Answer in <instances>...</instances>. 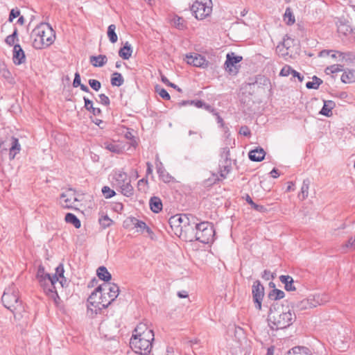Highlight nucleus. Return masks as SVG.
Returning <instances> with one entry per match:
<instances>
[{"label": "nucleus", "instance_id": "nucleus-1", "mask_svg": "<svg viewBox=\"0 0 355 355\" xmlns=\"http://www.w3.org/2000/svg\"><path fill=\"white\" fill-rule=\"evenodd\" d=\"M154 336L152 329H148L146 324L139 323L130 338V347L137 354L146 355L151 351Z\"/></svg>", "mask_w": 355, "mask_h": 355}, {"label": "nucleus", "instance_id": "nucleus-2", "mask_svg": "<svg viewBox=\"0 0 355 355\" xmlns=\"http://www.w3.org/2000/svg\"><path fill=\"white\" fill-rule=\"evenodd\" d=\"M295 313L287 306L274 303L270 308L268 316L269 326L271 329L278 330L290 327L295 320Z\"/></svg>", "mask_w": 355, "mask_h": 355}, {"label": "nucleus", "instance_id": "nucleus-3", "mask_svg": "<svg viewBox=\"0 0 355 355\" xmlns=\"http://www.w3.org/2000/svg\"><path fill=\"white\" fill-rule=\"evenodd\" d=\"M196 218L193 227H191L186 239L189 241H198L202 243H209L214 240L215 231L211 223L198 222Z\"/></svg>", "mask_w": 355, "mask_h": 355}, {"label": "nucleus", "instance_id": "nucleus-4", "mask_svg": "<svg viewBox=\"0 0 355 355\" xmlns=\"http://www.w3.org/2000/svg\"><path fill=\"white\" fill-rule=\"evenodd\" d=\"M33 46L36 49H42L53 43L55 35L54 31L48 24H42L33 29Z\"/></svg>", "mask_w": 355, "mask_h": 355}, {"label": "nucleus", "instance_id": "nucleus-5", "mask_svg": "<svg viewBox=\"0 0 355 355\" xmlns=\"http://www.w3.org/2000/svg\"><path fill=\"white\" fill-rule=\"evenodd\" d=\"M1 301L3 306L13 313L15 319H20L22 317L21 312L24 308L19 301L17 288L13 284L6 288Z\"/></svg>", "mask_w": 355, "mask_h": 355}, {"label": "nucleus", "instance_id": "nucleus-6", "mask_svg": "<svg viewBox=\"0 0 355 355\" xmlns=\"http://www.w3.org/2000/svg\"><path fill=\"white\" fill-rule=\"evenodd\" d=\"M196 217L191 214H176L171 216L168 223L175 234L186 239L191 227H193Z\"/></svg>", "mask_w": 355, "mask_h": 355}, {"label": "nucleus", "instance_id": "nucleus-7", "mask_svg": "<svg viewBox=\"0 0 355 355\" xmlns=\"http://www.w3.org/2000/svg\"><path fill=\"white\" fill-rule=\"evenodd\" d=\"M105 293L103 294V291H96V288L89 295L87 302V314L93 316L94 314H97L98 311L102 309L107 308L112 301L107 300L105 296Z\"/></svg>", "mask_w": 355, "mask_h": 355}, {"label": "nucleus", "instance_id": "nucleus-8", "mask_svg": "<svg viewBox=\"0 0 355 355\" xmlns=\"http://www.w3.org/2000/svg\"><path fill=\"white\" fill-rule=\"evenodd\" d=\"M329 300L328 295L324 293L318 294L297 302L295 307L297 311H304L323 304L328 302Z\"/></svg>", "mask_w": 355, "mask_h": 355}, {"label": "nucleus", "instance_id": "nucleus-9", "mask_svg": "<svg viewBox=\"0 0 355 355\" xmlns=\"http://www.w3.org/2000/svg\"><path fill=\"white\" fill-rule=\"evenodd\" d=\"M191 10L197 19H204L211 13V0H196L191 7Z\"/></svg>", "mask_w": 355, "mask_h": 355}, {"label": "nucleus", "instance_id": "nucleus-10", "mask_svg": "<svg viewBox=\"0 0 355 355\" xmlns=\"http://www.w3.org/2000/svg\"><path fill=\"white\" fill-rule=\"evenodd\" d=\"M0 148L2 151L9 150V159H14L21 150V145L18 139L9 136L0 141Z\"/></svg>", "mask_w": 355, "mask_h": 355}, {"label": "nucleus", "instance_id": "nucleus-11", "mask_svg": "<svg viewBox=\"0 0 355 355\" xmlns=\"http://www.w3.org/2000/svg\"><path fill=\"white\" fill-rule=\"evenodd\" d=\"M45 281L39 282L41 287L43 288L44 291L46 294L51 297V299L56 301V298H58V295L57 293V286L58 282V278L55 276L49 275L45 278Z\"/></svg>", "mask_w": 355, "mask_h": 355}, {"label": "nucleus", "instance_id": "nucleus-12", "mask_svg": "<svg viewBox=\"0 0 355 355\" xmlns=\"http://www.w3.org/2000/svg\"><path fill=\"white\" fill-rule=\"evenodd\" d=\"M242 60V56L236 55L234 53H227L225 62V70L231 75H236L240 68L239 63Z\"/></svg>", "mask_w": 355, "mask_h": 355}, {"label": "nucleus", "instance_id": "nucleus-13", "mask_svg": "<svg viewBox=\"0 0 355 355\" xmlns=\"http://www.w3.org/2000/svg\"><path fill=\"white\" fill-rule=\"evenodd\" d=\"M123 226L125 229H137V232H143L145 230L148 233L150 232V228L146 225L144 222L139 220L135 217L127 218L123 221Z\"/></svg>", "mask_w": 355, "mask_h": 355}, {"label": "nucleus", "instance_id": "nucleus-14", "mask_svg": "<svg viewBox=\"0 0 355 355\" xmlns=\"http://www.w3.org/2000/svg\"><path fill=\"white\" fill-rule=\"evenodd\" d=\"M252 293L255 307L260 310L261 309V302L264 296V287L261 284L260 281L256 280L254 282L252 288Z\"/></svg>", "mask_w": 355, "mask_h": 355}, {"label": "nucleus", "instance_id": "nucleus-15", "mask_svg": "<svg viewBox=\"0 0 355 355\" xmlns=\"http://www.w3.org/2000/svg\"><path fill=\"white\" fill-rule=\"evenodd\" d=\"M77 200H78L71 189H69L67 191L63 192L60 197V204L63 208H73Z\"/></svg>", "mask_w": 355, "mask_h": 355}, {"label": "nucleus", "instance_id": "nucleus-16", "mask_svg": "<svg viewBox=\"0 0 355 355\" xmlns=\"http://www.w3.org/2000/svg\"><path fill=\"white\" fill-rule=\"evenodd\" d=\"M96 291L107 292L108 297L113 302L119 294V288L115 284L104 283L96 288Z\"/></svg>", "mask_w": 355, "mask_h": 355}, {"label": "nucleus", "instance_id": "nucleus-17", "mask_svg": "<svg viewBox=\"0 0 355 355\" xmlns=\"http://www.w3.org/2000/svg\"><path fill=\"white\" fill-rule=\"evenodd\" d=\"M186 61L189 64L201 68H206L209 64L204 56L196 53L187 55Z\"/></svg>", "mask_w": 355, "mask_h": 355}, {"label": "nucleus", "instance_id": "nucleus-18", "mask_svg": "<svg viewBox=\"0 0 355 355\" xmlns=\"http://www.w3.org/2000/svg\"><path fill=\"white\" fill-rule=\"evenodd\" d=\"M12 60L13 62L17 65L24 63L26 60L24 51L19 44L14 45Z\"/></svg>", "mask_w": 355, "mask_h": 355}, {"label": "nucleus", "instance_id": "nucleus-19", "mask_svg": "<svg viewBox=\"0 0 355 355\" xmlns=\"http://www.w3.org/2000/svg\"><path fill=\"white\" fill-rule=\"evenodd\" d=\"M249 158L253 162H261L262 161L266 155L264 150L261 148H257L254 150H251L249 152Z\"/></svg>", "mask_w": 355, "mask_h": 355}, {"label": "nucleus", "instance_id": "nucleus-20", "mask_svg": "<svg viewBox=\"0 0 355 355\" xmlns=\"http://www.w3.org/2000/svg\"><path fill=\"white\" fill-rule=\"evenodd\" d=\"M157 172L159 175V179L165 183H169L174 180V178L163 167L162 163H159V164L157 166Z\"/></svg>", "mask_w": 355, "mask_h": 355}, {"label": "nucleus", "instance_id": "nucleus-21", "mask_svg": "<svg viewBox=\"0 0 355 355\" xmlns=\"http://www.w3.org/2000/svg\"><path fill=\"white\" fill-rule=\"evenodd\" d=\"M91 64L95 67H102L107 62V58L105 55H99L97 56L92 55L89 58Z\"/></svg>", "mask_w": 355, "mask_h": 355}, {"label": "nucleus", "instance_id": "nucleus-22", "mask_svg": "<svg viewBox=\"0 0 355 355\" xmlns=\"http://www.w3.org/2000/svg\"><path fill=\"white\" fill-rule=\"evenodd\" d=\"M150 208L154 213H159L162 209V202L159 197H151L149 201Z\"/></svg>", "mask_w": 355, "mask_h": 355}, {"label": "nucleus", "instance_id": "nucleus-23", "mask_svg": "<svg viewBox=\"0 0 355 355\" xmlns=\"http://www.w3.org/2000/svg\"><path fill=\"white\" fill-rule=\"evenodd\" d=\"M279 279L285 286L284 288L287 291H293L296 288L293 285V279L289 275H281Z\"/></svg>", "mask_w": 355, "mask_h": 355}, {"label": "nucleus", "instance_id": "nucleus-24", "mask_svg": "<svg viewBox=\"0 0 355 355\" xmlns=\"http://www.w3.org/2000/svg\"><path fill=\"white\" fill-rule=\"evenodd\" d=\"M132 53V49L128 42H126L124 46L119 51V55L124 60H128L131 57Z\"/></svg>", "mask_w": 355, "mask_h": 355}, {"label": "nucleus", "instance_id": "nucleus-25", "mask_svg": "<svg viewBox=\"0 0 355 355\" xmlns=\"http://www.w3.org/2000/svg\"><path fill=\"white\" fill-rule=\"evenodd\" d=\"M286 355H312V353L309 348L298 346L290 349Z\"/></svg>", "mask_w": 355, "mask_h": 355}, {"label": "nucleus", "instance_id": "nucleus-26", "mask_svg": "<svg viewBox=\"0 0 355 355\" xmlns=\"http://www.w3.org/2000/svg\"><path fill=\"white\" fill-rule=\"evenodd\" d=\"M335 107V103L332 101H324V105L322 110L320 111V114L329 116L332 114V110Z\"/></svg>", "mask_w": 355, "mask_h": 355}, {"label": "nucleus", "instance_id": "nucleus-27", "mask_svg": "<svg viewBox=\"0 0 355 355\" xmlns=\"http://www.w3.org/2000/svg\"><path fill=\"white\" fill-rule=\"evenodd\" d=\"M123 195L126 197H131L134 194V189L130 181H127L119 185Z\"/></svg>", "mask_w": 355, "mask_h": 355}, {"label": "nucleus", "instance_id": "nucleus-28", "mask_svg": "<svg viewBox=\"0 0 355 355\" xmlns=\"http://www.w3.org/2000/svg\"><path fill=\"white\" fill-rule=\"evenodd\" d=\"M97 275L100 279L103 280L105 283L112 279V275L105 266H100L97 270Z\"/></svg>", "mask_w": 355, "mask_h": 355}, {"label": "nucleus", "instance_id": "nucleus-29", "mask_svg": "<svg viewBox=\"0 0 355 355\" xmlns=\"http://www.w3.org/2000/svg\"><path fill=\"white\" fill-rule=\"evenodd\" d=\"M85 101V108L92 112L94 116H99L101 114V110L98 107H93V103L86 97L83 98Z\"/></svg>", "mask_w": 355, "mask_h": 355}, {"label": "nucleus", "instance_id": "nucleus-30", "mask_svg": "<svg viewBox=\"0 0 355 355\" xmlns=\"http://www.w3.org/2000/svg\"><path fill=\"white\" fill-rule=\"evenodd\" d=\"M310 180L309 179L304 180L301 187V191L299 193V198L303 200L308 197Z\"/></svg>", "mask_w": 355, "mask_h": 355}, {"label": "nucleus", "instance_id": "nucleus-31", "mask_svg": "<svg viewBox=\"0 0 355 355\" xmlns=\"http://www.w3.org/2000/svg\"><path fill=\"white\" fill-rule=\"evenodd\" d=\"M223 164L220 165V175L223 178H225L232 170V162H223Z\"/></svg>", "mask_w": 355, "mask_h": 355}, {"label": "nucleus", "instance_id": "nucleus-32", "mask_svg": "<svg viewBox=\"0 0 355 355\" xmlns=\"http://www.w3.org/2000/svg\"><path fill=\"white\" fill-rule=\"evenodd\" d=\"M64 219L67 223L72 224L76 228L80 227V221L74 214L68 213L66 214Z\"/></svg>", "mask_w": 355, "mask_h": 355}, {"label": "nucleus", "instance_id": "nucleus-33", "mask_svg": "<svg viewBox=\"0 0 355 355\" xmlns=\"http://www.w3.org/2000/svg\"><path fill=\"white\" fill-rule=\"evenodd\" d=\"M124 83L122 75L119 72H114L111 78V84L112 86L120 87Z\"/></svg>", "mask_w": 355, "mask_h": 355}, {"label": "nucleus", "instance_id": "nucleus-34", "mask_svg": "<svg viewBox=\"0 0 355 355\" xmlns=\"http://www.w3.org/2000/svg\"><path fill=\"white\" fill-rule=\"evenodd\" d=\"M115 31L116 26L114 24H110L107 28V35L109 38V40L112 44L116 43L118 40V37Z\"/></svg>", "mask_w": 355, "mask_h": 355}, {"label": "nucleus", "instance_id": "nucleus-35", "mask_svg": "<svg viewBox=\"0 0 355 355\" xmlns=\"http://www.w3.org/2000/svg\"><path fill=\"white\" fill-rule=\"evenodd\" d=\"M322 83V80L317 77L316 76H313L312 78V81H309L306 84V87L307 89H318L319 86Z\"/></svg>", "mask_w": 355, "mask_h": 355}, {"label": "nucleus", "instance_id": "nucleus-36", "mask_svg": "<svg viewBox=\"0 0 355 355\" xmlns=\"http://www.w3.org/2000/svg\"><path fill=\"white\" fill-rule=\"evenodd\" d=\"M284 19L286 21V24L289 26L293 25L295 23V16L291 8H286L284 15Z\"/></svg>", "mask_w": 355, "mask_h": 355}, {"label": "nucleus", "instance_id": "nucleus-37", "mask_svg": "<svg viewBox=\"0 0 355 355\" xmlns=\"http://www.w3.org/2000/svg\"><path fill=\"white\" fill-rule=\"evenodd\" d=\"M284 295L283 291L275 288L270 292L268 297L271 300H277L284 298Z\"/></svg>", "mask_w": 355, "mask_h": 355}, {"label": "nucleus", "instance_id": "nucleus-38", "mask_svg": "<svg viewBox=\"0 0 355 355\" xmlns=\"http://www.w3.org/2000/svg\"><path fill=\"white\" fill-rule=\"evenodd\" d=\"M355 80V73L353 71H345L341 76V80L345 83H349Z\"/></svg>", "mask_w": 355, "mask_h": 355}, {"label": "nucleus", "instance_id": "nucleus-39", "mask_svg": "<svg viewBox=\"0 0 355 355\" xmlns=\"http://www.w3.org/2000/svg\"><path fill=\"white\" fill-rule=\"evenodd\" d=\"M98 222L100 225L103 228L105 229L108 227H110L112 223V220L110 219L107 215H102L99 219Z\"/></svg>", "mask_w": 355, "mask_h": 355}, {"label": "nucleus", "instance_id": "nucleus-40", "mask_svg": "<svg viewBox=\"0 0 355 355\" xmlns=\"http://www.w3.org/2000/svg\"><path fill=\"white\" fill-rule=\"evenodd\" d=\"M49 275H50V274L45 272L44 268L42 266H40L36 275L38 282L45 281V278Z\"/></svg>", "mask_w": 355, "mask_h": 355}, {"label": "nucleus", "instance_id": "nucleus-41", "mask_svg": "<svg viewBox=\"0 0 355 355\" xmlns=\"http://www.w3.org/2000/svg\"><path fill=\"white\" fill-rule=\"evenodd\" d=\"M115 179H116V182H118V184L119 185V184L128 181V175L124 172L119 171L118 173H116V174H115Z\"/></svg>", "mask_w": 355, "mask_h": 355}, {"label": "nucleus", "instance_id": "nucleus-42", "mask_svg": "<svg viewBox=\"0 0 355 355\" xmlns=\"http://www.w3.org/2000/svg\"><path fill=\"white\" fill-rule=\"evenodd\" d=\"M17 28L15 29L12 34L8 35L6 37L5 42L9 46H12L15 42V40H17Z\"/></svg>", "mask_w": 355, "mask_h": 355}, {"label": "nucleus", "instance_id": "nucleus-43", "mask_svg": "<svg viewBox=\"0 0 355 355\" xmlns=\"http://www.w3.org/2000/svg\"><path fill=\"white\" fill-rule=\"evenodd\" d=\"M102 193L103 196L107 199L113 197L116 194L115 191L110 189L108 186H104L102 188Z\"/></svg>", "mask_w": 355, "mask_h": 355}, {"label": "nucleus", "instance_id": "nucleus-44", "mask_svg": "<svg viewBox=\"0 0 355 355\" xmlns=\"http://www.w3.org/2000/svg\"><path fill=\"white\" fill-rule=\"evenodd\" d=\"M343 67L340 64H333L330 67H327L326 72L327 73H334L339 71H342L343 70Z\"/></svg>", "mask_w": 355, "mask_h": 355}, {"label": "nucleus", "instance_id": "nucleus-45", "mask_svg": "<svg viewBox=\"0 0 355 355\" xmlns=\"http://www.w3.org/2000/svg\"><path fill=\"white\" fill-rule=\"evenodd\" d=\"M124 146H121L118 144H109L107 145L106 148L108 149L111 152L119 153L122 151V149L124 148Z\"/></svg>", "mask_w": 355, "mask_h": 355}, {"label": "nucleus", "instance_id": "nucleus-46", "mask_svg": "<svg viewBox=\"0 0 355 355\" xmlns=\"http://www.w3.org/2000/svg\"><path fill=\"white\" fill-rule=\"evenodd\" d=\"M148 183V182L147 178H142L139 180L137 182L138 189L142 192H146Z\"/></svg>", "mask_w": 355, "mask_h": 355}, {"label": "nucleus", "instance_id": "nucleus-47", "mask_svg": "<svg viewBox=\"0 0 355 355\" xmlns=\"http://www.w3.org/2000/svg\"><path fill=\"white\" fill-rule=\"evenodd\" d=\"M293 69L288 64H286L280 71L279 76H288L292 74Z\"/></svg>", "mask_w": 355, "mask_h": 355}, {"label": "nucleus", "instance_id": "nucleus-48", "mask_svg": "<svg viewBox=\"0 0 355 355\" xmlns=\"http://www.w3.org/2000/svg\"><path fill=\"white\" fill-rule=\"evenodd\" d=\"M229 157L230 148L228 147L223 148L220 153V157L223 159V162H232Z\"/></svg>", "mask_w": 355, "mask_h": 355}, {"label": "nucleus", "instance_id": "nucleus-49", "mask_svg": "<svg viewBox=\"0 0 355 355\" xmlns=\"http://www.w3.org/2000/svg\"><path fill=\"white\" fill-rule=\"evenodd\" d=\"M64 266L62 263H60L55 268V273L53 276H55L57 278L63 277L64 276Z\"/></svg>", "mask_w": 355, "mask_h": 355}, {"label": "nucleus", "instance_id": "nucleus-50", "mask_svg": "<svg viewBox=\"0 0 355 355\" xmlns=\"http://www.w3.org/2000/svg\"><path fill=\"white\" fill-rule=\"evenodd\" d=\"M89 85L95 91H98L101 87V83L95 79L89 80Z\"/></svg>", "mask_w": 355, "mask_h": 355}, {"label": "nucleus", "instance_id": "nucleus-51", "mask_svg": "<svg viewBox=\"0 0 355 355\" xmlns=\"http://www.w3.org/2000/svg\"><path fill=\"white\" fill-rule=\"evenodd\" d=\"M338 31L340 33L347 35V33L351 31V28L349 26L346 24H340L339 26H338Z\"/></svg>", "mask_w": 355, "mask_h": 355}, {"label": "nucleus", "instance_id": "nucleus-52", "mask_svg": "<svg viewBox=\"0 0 355 355\" xmlns=\"http://www.w3.org/2000/svg\"><path fill=\"white\" fill-rule=\"evenodd\" d=\"M124 138L130 146H135L137 144L136 137L133 135L125 134L124 135Z\"/></svg>", "mask_w": 355, "mask_h": 355}, {"label": "nucleus", "instance_id": "nucleus-53", "mask_svg": "<svg viewBox=\"0 0 355 355\" xmlns=\"http://www.w3.org/2000/svg\"><path fill=\"white\" fill-rule=\"evenodd\" d=\"M156 92L159 94V95L165 100L170 99V95L167 92V91L163 88H156Z\"/></svg>", "mask_w": 355, "mask_h": 355}, {"label": "nucleus", "instance_id": "nucleus-54", "mask_svg": "<svg viewBox=\"0 0 355 355\" xmlns=\"http://www.w3.org/2000/svg\"><path fill=\"white\" fill-rule=\"evenodd\" d=\"M174 24L175 26L180 30H182L185 28V24H184V19L181 17H177L174 19Z\"/></svg>", "mask_w": 355, "mask_h": 355}, {"label": "nucleus", "instance_id": "nucleus-55", "mask_svg": "<svg viewBox=\"0 0 355 355\" xmlns=\"http://www.w3.org/2000/svg\"><path fill=\"white\" fill-rule=\"evenodd\" d=\"M218 181H219L218 175L216 174H212L211 178H209L205 181V184L206 186H210L216 183Z\"/></svg>", "mask_w": 355, "mask_h": 355}, {"label": "nucleus", "instance_id": "nucleus-56", "mask_svg": "<svg viewBox=\"0 0 355 355\" xmlns=\"http://www.w3.org/2000/svg\"><path fill=\"white\" fill-rule=\"evenodd\" d=\"M99 98V103L104 105H110V99L109 98L104 94H101L98 95Z\"/></svg>", "mask_w": 355, "mask_h": 355}, {"label": "nucleus", "instance_id": "nucleus-57", "mask_svg": "<svg viewBox=\"0 0 355 355\" xmlns=\"http://www.w3.org/2000/svg\"><path fill=\"white\" fill-rule=\"evenodd\" d=\"M343 248L355 249V237H351L348 241L343 245Z\"/></svg>", "mask_w": 355, "mask_h": 355}, {"label": "nucleus", "instance_id": "nucleus-58", "mask_svg": "<svg viewBox=\"0 0 355 355\" xmlns=\"http://www.w3.org/2000/svg\"><path fill=\"white\" fill-rule=\"evenodd\" d=\"M20 15V12L18 9H12L10 15H9V21H12L14 19L19 17Z\"/></svg>", "mask_w": 355, "mask_h": 355}, {"label": "nucleus", "instance_id": "nucleus-59", "mask_svg": "<svg viewBox=\"0 0 355 355\" xmlns=\"http://www.w3.org/2000/svg\"><path fill=\"white\" fill-rule=\"evenodd\" d=\"M262 278L266 280H269L270 279H274V275L270 270H265L262 274Z\"/></svg>", "mask_w": 355, "mask_h": 355}, {"label": "nucleus", "instance_id": "nucleus-60", "mask_svg": "<svg viewBox=\"0 0 355 355\" xmlns=\"http://www.w3.org/2000/svg\"><path fill=\"white\" fill-rule=\"evenodd\" d=\"M80 76L78 72H76L74 76L73 86L74 87H78L79 85H80Z\"/></svg>", "mask_w": 355, "mask_h": 355}, {"label": "nucleus", "instance_id": "nucleus-61", "mask_svg": "<svg viewBox=\"0 0 355 355\" xmlns=\"http://www.w3.org/2000/svg\"><path fill=\"white\" fill-rule=\"evenodd\" d=\"M68 284H69V282L68 280L67 279L66 277H64L63 276V277H60L59 278V280L58 282V284H59L61 288H63L64 286H68Z\"/></svg>", "mask_w": 355, "mask_h": 355}, {"label": "nucleus", "instance_id": "nucleus-62", "mask_svg": "<svg viewBox=\"0 0 355 355\" xmlns=\"http://www.w3.org/2000/svg\"><path fill=\"white\" fill-rule=\"evenodd\" d=\"M252 208L259 212H264L266 211V208L263 205H257L254 202V205H251Z\"/></svg>", "mask_w": 355, "mask_h": 355}, {"label": "nucleus", "instance_id": "nucleus-63", "mask_svg": "<svg viewBox=\"0 0 355 355\" xmlns=\"http://www.w3.org/2000/svg\"><path fill=\"white\" fill-rule=\"evenodd\" d=\"M291 75H292L291 80H293V78H297L300 82H302L304 80V76H302L299 72H297V71H295L294 69H293Z\"/></svg>", "mask_w": 355, "mask_h": 355}, {"label": "nucleus", "instance_id": "nucleus-64", "mask_svg": "<svg viewBox=\"0 0 355 355\" xmlns=\"http://www.w3.org/2000/svg\"><path fill=\"white\" fill-rule=\"evenodd\" d=\"M194 101H182L178 103V107L187 106L189 105H193Z\"/></svg>", "mask_w": 355, "mask_h": 355}]
</instances>
